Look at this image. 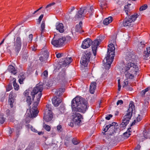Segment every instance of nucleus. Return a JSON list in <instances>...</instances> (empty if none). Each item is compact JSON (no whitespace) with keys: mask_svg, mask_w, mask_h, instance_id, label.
Instances as JSON below:
<instances>
[{"mask_svg":"<svg viewBox=\"0 0 150 150\" xmlns=\"http://www.w3.org/2000/svg\"><path fill=\"white\" fill-rule=\"evenodd\" d=\"M84 13L85 14H89L90 16L92 15V14L94 11L93 7V6H86L82 7Z\"/></svg>","mask_w":150,"mask_h":150,"instance_id":"ddd939ff","label":"nucleus"},{"mask_svg":"<svg viewBox=\"0 0 150 150\" xmlns=\"http://www.w3.org/2000/svg\"><path fill=\"white\" fill-rule=\"evenodd\" d=\"M13 43L14 47L13 50L17 55L21 50L22 46L21 40L19 35L18 34L14 38Z\"/></svg>","mask_w":150,"mask_h":150,"instance_id":"39448f33","label":"nucleus"},{"mask_svg":"<svg viewBox=\"0 0 150 150\" xmlns=\"http://www.w3.org/2000/svg\"><path fill=\"white\" fill-rule=\"evenodd\" d=\"M44 128L47 131H49L50 130V127L48 125L45 124L43 125Z\"/></svg>","mask_w":150,"mask_h":150,"instance_id":"37998d69","label":"nucleus"},{"mask_svg":"<svg viewBox=\"0 0 150 150\" xmlns=\"http://www.w3.org/2000/svg\"><path fill=\"white\" fill-rule=\"evenodd\" d=\"M12 88V86L11 85L9 84L6 88V91H8L11 90Z\"/></svg>","mask_w":150,"mask_h":150,"instance_id":"de8ad7c7","label":"nucleus"},{"mask_svg":"<svg viewBox=\"0 0 150 150\" xmlns=\"http://www.w3.org/2000/svg\"><path fill=\"white\" fill-rule=\"evenodd\" d=\"M25 96L26 97V101L28 105L29 106L31 104L32 101L30 96H29V92L26 90L24 93Z\"/></svg>","mask_w":150,"mask_h":150,"instance_id":"aec40b11","label":"nucleus"},{"mask_svg":"<svg viewBox=\"0 0 150 150\" xmlns=\"http://www.w3.org/2000/svg\"><path fill=\"white\" fill-rule=\"evenodd\" d=\"M6 113L8 115H9L10 113V110L9 109L7 110L6 111Z\"/></svg>","mask_w":150,"mask_h":150,"instance_id":"69168bd1","label":"nucleus"},{"mask_svg":"<svg viewBox=\"0 0 150 150\" xmlns=\"http://www.w3.org/2000/svg\"><path fill=\"white\" fill-rule=\"evenodd\" d=\"M72 143L74 145H76L79 143V142L76 138H73L72 140Z\"/></svg>","mask_w":150,"mask_h":150,"instance_id":"a19ab883","label":"nucleus"},{"mask_svg":"<svg viewBox=\"0 0 150 150\" xmlns=\"http://www.w3.org/2000/svg\"><path fill=\"white\" fill-rule=\"evenodd\" d=\"M52 103L55 106H58L62 101L61 98L55 96L52 100Z\"/></svg>","mask_w":150,"mask_h":150,"instance_id":"a211bd4d","label":"nucleus"},{"mask_svg":"<svg viewBox=\"0 0 150 150\" xmlns=\"http://www.w3.org/2000/svg\"><path fill=\"white\" fill-rule=\"evenodd\" d=\"M16 79L14 78L13 79V86L14 89L16 90H18L19 88V86L18 85L16 82Z\"/></svg>","mask_w":150,"mask_h":150,"instance_id":"7c9ffc66","label":"nucleus"},{"mask_svg":"<svg viewBox=\"0 0 150 150\" xmlns=\"http://www.w3.org/2000/svg\"><path fill=\"white\" fill-rule=\"evenodd\" d=\"M92 41L89 38L84 40L81 45V47L83 49H86L89 47L91 44Z\"/></svg>","mask_w":150,"mask_h":150,"instance_id":"dca6fc26","label":"nucleus"},{"mask_svg":"<svg viewBox=\"0 0 150 150\" xmlns=\"http://www.w3.org/2000/svg\"><path fill=\"white\" fill-rule=\"evenodd\" d=\"M141 146L139 145H138L137 146V148L135 149V150H140L139 149Z\"/></svg>","mask_w":150,"mask_h":150,"instance_id":"0e129e2a","label":"nucleus"},{"mask_svg":"<svg viewBox=\"0 0 150 150\" xmlns=\"http://www.w3.org/2000/svg\"><path fill=\"white\" fill-rule=\"evenodd\" d=\"M5 118L3 117V115H0V123L3 124L5 122Z\"/></svg>","mask_w":150,"mask_h":150,"instance_id":"ea45409f","label":"nucleus"},{"mask_svg":"<svg viewBox=\"0 0 150 150\" xmlns=\"http://www.w3.org/2000/svg\"><path fill=\"white\" fill-rule=\"evenodd\" d=\"M129 83V81L128 79H127L124 80V84L123 85V87H125L127 86Z\"/></svg>","mask_w":150,"mask_h":150,"instance_id":"79ce46f5","label":"nucleus"},{"mask_svg":"<svg viewBox=\"0 0 150 150\" xmlns=\"http://www.w3.org/2000/svg\"><path fill=\"white\" fill-rule=\"evenodd\" d=\"M57 30H58L60 33L64 32V25L62 23H57L56 25Z\"/></svg>","mask_w":150,"mask_h":150,"instance_id":"5701e85b","label":"nucleus"},{"mask_svg":"<svg viewBox=\"0 0 150 150\" xmlns=\"http://www.w3.org/2000/svg\"><path fill=\"white\" fill-rule=\"evenodd\" d=\"M18 77L19 78L18 81L19 83L21 84L23 83V81L25 79V76L24 74H19Z\"/></svg>","mask_w":150,"mask_h":150,"instance_id":"c756f323","label":"nucleus"},{"mask_svg":"<svg viewBox=\"0 0 150 150\" xmlns=\"http://www.w3.org/2000/svg\"><path fill=\"white\" fill-rule=\"evenodd\" d=\"M62 38H64L65 39L64 40V42L65 43L68 42L71 39V37L69 36H67L66 37H62Z\"/></svg>","mask_w":150,"mask_h":150,"instance_id":"58836bf2","label":"nucleus"},{"mask_svg":"<svg viewBox=\"0 0 150 150\" xmlns=\"http://www.w3.org/2000/svg\"><path fill=\"white\" fill-rule=\"evenodd\" d=\"M130 131H129V132H126L124 133L123 134V135L124 136L126 137V138H128L130 135H131V134L130 133Z\"/></svg>","mask_w":150,"mask_h":150,"instance_id":"c03bdc74","label":"nucleus"},{"mask_svg":"<svg viewBox=\"0 0 150 150\" xmlns=\"http://www.w3.org/2000/svg\"><path fill=\"white\" fill-rule=\"evenodd\" d=\"M113 58H110V57L106 56L103 61V66L106 69H109L111 66L113 60Z\"/></svg>","mask_w":150,"mask_h":150,"instance_id":"9d476101","label":"nucleus"},{"mask_svg":"<svg viewBox=\"0 0 150 150\" xmlns=\"http://www.w3.org/2000/svg\"><path fill=\"white\" fill-rule=\"evenodd\" d=\"M145 111H146L145 109L144 110H143L142 111H141V115L142 116V115H143V113H144V112H145Z\"/></svg>","mask_w":150,"mask_h":150,"instance_id":"338daca9","label":"nucleus"},{"mask_svg":"<svg viewBox=\"0 0 150 150\" xmlns=\"http://www.w3.org/2000/svg\"><path fill=\"white\" fill-rule=\"evenodd\" d=\"M150 54V47L146 48V51L144 52V56L145 58H147Z\"/></svg>","mask_w":150,"mask_h":150,"instance_id":"c85d7f7f","label":"nucleus"},{"mask_svg":"<svg viewBox=\"0 0 150 150\" xmlns=\"http://www.w3.org/2000/svg\"><path fill=\"white\" fill-rule=\"evenodd\" d=\"M138 16L137 14H135L131 16H129L128 17H126L124 20L123 25L124 26H129L131 25L132 23L136 20Z\"/></svg>","mask_w":150,"mask_h":150,"instance_id":"423d86ee","label":"nucleus"},{"mask_svg":"<svg viewBox=\"0 0 150 150\" xmlns=\"http://www.w3.org/2000/svg\"><path fill=\"white\" fill-rule=\"evenodd\" d=\"M149 91H150V87H148L146 88H145L144 90L142 91H141V93L142 95V96H144L145 95V94L146 93L148 92H149Z\"/></svg>","mask_w":150,"mask_h":150,"instance_id":"72a5a7b5","label":"nucleus"},{"mask_svg":"<svg viewBox=\"0 0 150 150\" xmlns=\"http://www.w3.org/2000/svg\"><path fill=\"white\" fill-rule=\"evenodd\" d=\"M82 21H80L79 25H76L75 30L76 32L81 33L83 32V30H82Z\"/></svg>","mask_w":150,"mask_h":150,"instance_id":"b1692460","label":"nucleus"},{"mask_svg":"<svg viewBox=\"0 0 150 150\" xmlns=\"http://www.w3.org/2000/svg\"><path fill=\"white\" fill-rule=\"evenodd\" d=\"M41 54L42 55V56L43 57L44 59H47L49 56L48 51L45 49H43L42 50Z\"/></svg>","mask_w":150,"mask_h":150,"instance_id":"a878e982","label":"nucleus"},{"mask_svg":"<svg viewBox=\"0 0 150 150\" xmlns=\"http://www.w3.org/2000/svg\"><path fill=\"white\" fill-rule=\"evenodd\" d=\"M72 59L71 57H68L66 58L62 59V64L65 66L70 64L72 61Z\"/></svg>","mask_w":150,"mask_h":150,"instance_id":"4be33fe9","label":"nucleus"},{"mask_svg":"<svg viewBox=\"0 0 150 150\" xmlns=\"http://www.w3.org/2000/svg\"><path fill=\"white\" fill-rule=\"evenodd\" d=\"M44 16L43 14H41L39 17L38 20V22L39 24H40Z\"/></svg>","mask_w":150,"mask_h":150,"instance_id":"49530a36","label":"nucleus"},{"mask_svg":"<svg viewBox=\"0 0 150 150\" xmlns=\"http://www.w3.org/2000/svg\"><path fill=\"white\" fill-rule=\"evenodd\" d=\"M117 124L116 122H113L109 125H107L105 128H104L103 130L106 132L109 130L110 132V134L111 135L112 134H114L115 132H116V131L117 130Z\"/></svg>","mask_w":150,"mask_h":150,"instance_id":"0eeeda50","label":"nucleus"},{"mask_svg":"<svg viewBox=\"0 0 150 150\" xmlns=\"http://www.w3.org/2000/svg\"><path fill=\"white\" fill-rule=\"evenodd\" d=\"M101 41L100 39H99V40H95L93 42H92L91 43V44H92V49L93 54L94 56H96V55L97 47L99 45Z\"/></svg>","mask_w":150,"mask_h":150,"instance_id":"4468645a","label":"nucleus"},{"mask_svg":"<svg viewBox=\"0 0 150 150\" xmlns=\"http://www.w3.org/2000/svg\"><path fill=\"white\" fill-rule=\"evenodd\" d=\"M46 109L45 112H52V108L51 107V105L50 104H47L46 106Z\"/></svg>","mask_w":150,"mask_h":150,"instance_id":"f704fd0d","label":"nucleus"},{"mask_svg":"<svg viewBox=\"0 0 150 150\" xmlns=\"http://www.w3.org/2000/svg\"><path fill=\"white\" fill-rule=\"evenodd\" d=\"M13 91H11L9 95V98H14L13 97Z\"/></svg>","mask_w":150,"mask_h":150,"instance_id":"13d9d810","label":"nucleus"},{"mask_svg":"<svg viewBox=\"0 0 150 150\" xmlns=\"http://www.w3.org/2000/svg\"><path fill=\"white\" fill-rule=\"evenodd\" d=\"M57 130L58 132H60L62 130V127L61 125H59L57 127Z\"/></svg>","mask_w":150,"mask_h":150,"instance_id":"09e8293b","label":"nucleus"},{"mask_svg":"<svg viewBox=\"0 0 150 150\" xmlns=\"http://www.w3.org/2000/svg\"><path fill=\"white\" fill-rule=\"evenodd\" d=\"M96 82L91 83L90 88V92L91 93L93 94L96 89Z\"/></svg>","mask_w":150,"mask_h":150,"instance_id":"393cba45","label":"nucleus"},{"mask_svg":"<svg viewBox=\"0 0 150 150\" xmlns=\"http://www.w3.org/2000/svg\"><path fill=\"white\" fill-rule=\"evenodd\" d=\"M138 68L137 66L135 64L132 63H129L127 64L123 68L122 70V73L125 74L126 78L133 79L134 76L133 75L130 73V72L133 73L135 75L138 74Z\"/></svg>","mask_w":150,"mask_h":150,"instance_id":"7ed1b4c3","label":"nucleus"},{"mask_svg":"<svg viewBox=\"0 0 150 150\" xmlns=\"http://www.w3.org/2000/svg\"><path fill=\"white\" fill-rule=\"evenodd\" d=\"M62 56V54L58 53L56 54V57L57 58L61 57Z\"/></svg>","mask_w":150,"mask_h":150,"instance_id":"e2e57ef3","label":"nucleus"},{"mask_svg":"<svg viewBox=\"0 0 150 150\" xmlns=\"http://www.w3.org/2000/svg\"><path fill=\"white\" fill-rule=\"evenodd\" d=\"M139 47H141L142 48H143L145 46V44L144 43V42H141L139 44Z\"/></svg>","mask_w":150,"mask_h":150,"instance_id":"3c124183","label":"nucleus"},{"mask_svg":"<svg viewBox=\"0 0 150 150\" xmlns=\"http://www.w3.org/2000/svg\"><path fill=\"white\" fill-rule=\"evenodd\" d=\"M43 75L45 77H46L48 75V71L47 70H45L43 73L42 74V75Z\"/></svg>","mask_w":150,"mask_h":150,"instance_id":"603ef678","label":"nucleus"},{"mask_svg":"<svg viewBox=\"0 0 150 150\" xmlns=\"http://www.w3.org/2000/svg\"><path fill=\"white\" fill-rule=\"evenodd\" d=\"M7 70L9 72L14 75L16 74L17 72L16 68L11 65L8 66Z\"/></svg>","mask_w":150,"mask_h":150,"instance_id":"412c9836","label":"nucleus"},{"mask_svg":"<svg viewBox=\"0 0 150 150\" xmlns=\"http://www.w3.org/2000/svg\"><path fill=\"white\" fill-rule=\"evenodd\" d=\"M8 101L11 107V108H13V103H15V99L14 98H8Z\"/></svg>","mask_w":150,"mask_h":150,"instance_id":"2f4dec72","label":"nucleus"},{"mask_svg":"<svg viewBox=\"0 0 150 150\" xmlns=\"http://www.w3.org/2000/svg\"><path fill=\"white\" fill-rule=\"evenodd\" d=\"M84 16L85 14L84 13L83 10V9L81 7L75 15V18L76 19H79L82 18Z\"/></svg>","mask_w":150,"mask_h":150,"instance_id":"6ab92c4d","label":"nucleus"},{"mask_svg":"<svg viewBox=\"0 0 150 150\" xmlns=\"http://www.w3.org/2000/svg\"><path fill=\"white\" fill-rule=\"evenodd\" d=\"M64 92V88H60L55 92L56 96L59 98H60V96L62 95V93Z\"/></svg>","mask_w":150,"mask_h":150,"instance_id":"cd10ccee","label":"nucleus"},{"mask_svg":"<svg viewBox=\"0 0 150 150\" xmlns=\"http://www.w3.org/2000/svg\"><path fill=\"white\" fill-rule=\"evenodd\" d=\"M134 106L133 103H130L129 107L126 114L124 116L122 120V125L123 127H125L129 123V120L131 117L133 110L134 109Z\"/></svg>","mask_w":150,"mask_h":150,"instance_id":"20e7f679","label":"nucleus"},{"mask_svg":"<svg viewBox=\"0 0 150 150\" xmlns=\"http://www.w3.org/2000/svg\"><path fill=\"white\" fill-rule=\"evenodd\" d=\"M142 116L141 115H139L138 116L137 118V122H139L142 120Z\"/></svg>","mask_w":150,"mask_h":150,"instance_id":"8fccbe9b","label":"nucleus"},{"mask_svg":"<svg viewBox=\"0 0 150 150\" xmlns=\"http://www.w3.org/2000/svg\"><path fill=\"white\" fill-rule=\"evenodd\" d=\"M53 118L52 112H45L44 113L43 117L44 119L47 122H49L51 121Z\"/></svg>","mask_w":150,"mask_h":150,"instance_id":"f3484780","label":"nucleus"},{"mask_svg":"<svg viewBox=\"0 0 150 150\" xmlns=\"http://www.w3.org/2000/svg\"><path fill=\"white\" fill-rule=\"evenodd\" d=\"M112 17L111 16H110L104 20L103 23L104 24L107 25L112 22Z\"/></svg>","mask_w":150,"mask_h":150,"instance_id":"bb28decb","label":"nucleus"},{"mask_svg":"<svg viewBox=\"0 0 150 150\" xmlns=\"http://www.w3.org/2000/svg\"><path fill=\"white\" fill-rule=\"evenodd\" d=\"M123 103V101L122 100H118L117 103V105H121Z\"/></svg>","mask_w":150,"mask_h":150,"instance_id":"4d7b16f0","label":"nucleus"},{"mask_svg":"<svg viewBox=\"0 0 150 150\" xmlns=\"http://www.w3.org/2000/svg\"><path fill=\"white\" fill-rule=\"evenodd\" d=\"M43 89V87L42 85H37L36 87L34 88L31 92L30 95L32 97V100H34L35 98V100H36V101L34 103L32 108L30 109V115L32 118L36 117L39 112L37 110V106L42 96L41 92Z\"/></svg>","mask_w":150,"mask_h":150,"instance_id":"f257e3e1","label":"nucleus"},{"mask_svg":"<svg viewBox=\"0 0 150 150\" xmlns=\"http://www.w3.org/2000/svg\"><path fill=\"white\" fill-rule=\"evenodd\" d=\"M112 117V115L110 114L108 116H106L105 117V118L106 119L109 120L110 119L111 117Z\"/></svg>","mask_w":150,"mask_h":150,"instance_id":"bf43d9fd","label":"nucleus"},{"mask_svg":"<svg viewBox=\"0 0 150 150\" xmlns=\"http://www.w3.org/2000/svg\"><path fill=\"white\" fill-rule=\"evenodd\" d=\"M105 4L103 3L102 2H101L100 3V7L102 9L105 8Z\"/></svg>","mask_w":150,"mask_h":150,"instance_id":"5fc2aeb1","label":"nucleus"},{"mask_svg":"<svg viewBox=\"0 0 150 150\" xmlns=\"http://www.w3.org/2000/svg\"><path fill=\"white\" fill-rule=\"evenodd\" d=\"M108 47L109 48L108 49L107 56L114 58L115 55L114 50H115L114 46L113 44L110 43Z\"/></svg>","mask_w":150,"mask_h":150,"instance_id":"f8f14e48","label":"nucleus"},{"mask_svg":"<svg viewBox=\"0 0 150 150\" xmlns=\"http://www.w3.org/2000/svg\"><path fill=\"white\" fill-rule=\"evenodd\" d=\"M45 22L44 21H42L41 25V35L45 31Z\"/></svg>","mask_w":150,"mask_h":150,"instance_id":"473e14b6","label":"nucleus"},{"mask_svg":"<svg viewBox=\"0 0 150 150\" xmlns=\"http://www.w3.org/2000/svg\"><path fill=\"white\" fill-rule=\"evenodd\" d=\"M91 54L90 53L85 54L83 56L80 61V63L82 65L86 67L88 63Z\"/></svg>","mask_w":150,"mask_h":150,"instance_id":"9b49d317","label":"nucleus"},{"mask_svg":"<svg viewBox=\"0 0 150 150\" xmlns=\"http://www.w3.org/2000/svg\"><path fill=\"white\" fill-rule=\"evenodd\" d=\"M74 9H75L74 7V6L71 7V8L70 9V11H69V13H70L71 14L72 12V11H74Z\"/></svg>","mask_w":150,"mask_h":150,"instance_id":"052dcab7","label":"nucleus"},{"mask_svg":"<svg viewBox=\"0 0 150 150\" xmlns=\"http://www.w3.org/2000/svg\"><path fill=\"white\" fill-rule=\"evenodd\" d=\"M55 4V3L54 2H52L51 3H50L47 5L45 7V8L47 11H48L49 10L51 9L52 6L54 5Z\"/></svg>","mask_w":150,"mask_h":150,"instance_id":"c9c22d12","label":"nucleus"},{"mask_svg":"<svg viewBox=\"0 0 150 150\" xmlns=\"http://www.w3.org/2000/svg\"><path fill=\"white\" fill-rule=\"evenodd\" d=\"M57 79L59 81V82H65L66 81V76L65 71L64 70H62L60 72L58 75Z\"/></svg>","mask_w":150,"mask_h":150,"instance_id":"2eb2a0df","label":"nucleus"},{"mask_svg":"<svg viewBox=\"0 0 150 150\" xmlns=\"http://www.w3.org/2000/svg\"><path fill=\"white\" fill-rule=\"evenodd\" d=\"M43 57V56H42V55L41 54L40 56V57L39 59L41 62H42L44 61H45L47 59H44Z\"/></svg>","mask_w":150,"mask_h":150,"instance_id":"6e6d98bb","label":"nucleus"},{"mask_svg":"<svg viewBox=\"0 0 150 150\" xmlns=\"http://www.w3.org/2000/svg\"><path fill=\"white\" fill-rule=\"evenodd\" d=\"M87 103L82 98L76 97L71 101V107L73 111L84 113L87 109Z\"/></svg>","mask_w":150,"mask_h":150,"instance_id":"f03ea898","label":"nucleus"},{"mask_svg":"<svg viewBox=\"0 0 150 150\" xmlns=\"http://www.w3.org/2000/svg\"><path fill=\"white\" fill-rule=\"evenodd\" d=\"M148 8V6L146 4H145L141 6L139 8V11H142L146 10Z\"/></svg>","mask_w":150,"mask_h":150,"instance_id":"e433bc0d","label":"nucleus"},{"mask_svg":"<svg viewBox=\"0 0 150 150\" xmlns=\"http://www.w3.org/2000/svg\"><path fill=\"white\" fill-rule=\"evenodd\" d=\"M120 79L118 80V90L120 91L121 89V85L120 83Z\"/></svg>","mask_w":150,"mask_h":150,"instance_id":"864d4df0","label":"nucleus"},{"mask_svg":"<svg viewBox=\"0 0 150 150\" xmlns=\"http://www.w3.org/2000/svg\"><path fill=\"white\" fill-rule=\"evenodd\" d=\"M72 119L73 122L75 125H80L81 123V120L83 117L80 114L75 111L72 115Z\"/></svg>","mask_w":150,"mask_h":150,"instance_id":"6e6552de","label":"nucleus"},{"mask_svg":"<svg viewBox=\"0 0 150 150\" xmlns=\"http://www.w3.org/2000/svg\"><path fill=\"white\" fill-rule=\"evenodd\" d=\"M64 38H63L62 37L58 39L57 40H56L55 37H54L51 42V43L54 46L56 47H60L65 43L64 42Z\"/></svg>","mask_w":150,"mask_h":150,"instance_id":"1a4fd4ad","label":"nucleus"},{"mask_svg":"<svg viewBox=\"0 0 150 150\" xmlns=\"http://www.w3.org/2000/svg\"><path fill=\"white\" fill-rule=\"evenodd\" d=\"M130 5L131 4H128L127 5L125 6V7H124L125 8H124V10H125V12L126 13V14L127 15H128H128H130V13H128V5Z\"/></svg>","mask_w":150,"mask_h":150,"instance_id":"4c0bfd02","label":"nucleus"},{"mask_svg":"<svg viewBox=\"0 0 150 150\" xmlns=\"http://www.w3.org/2000/svg\"><path fill=\"white\" fill-rule=\"evenodd\" d=\"M65 108L64 106L62 105L59 108V110L61 113L64 112Z\"/></svg>","mask_w":150,"mask_h":150,"instance_id":"a18cd8bd","label":"nucleus"},{"mask_svg":"<svg viewBox=\"0 0 150 150\" xmlns=\"http://www.w3.org/2000/svg\"><path fill=\"white\" fill-rule=\"evenodd\" d=\"M33 38V35L32 34H30L29 35V39H30V41H31L32 40Z\"/></svg>","mask_w":150,"mask_h":150,"instance_id":"680f3d73","label":"nucleus"},{"mask_svg":"<svg viewBox=\"0 0 150 150\" xmlns=\"http://www.w3.org/2000/svg\"><path fill=\"white\" fill-rule=\"evenodd\" d=\"M96 150H102V148L100 146H99L98 148V150L97 149Z\"/></svg>","mask_w":150,"mask_h":150,"instance_id":"774afa93","label":"nucleus"}]
</instances>
